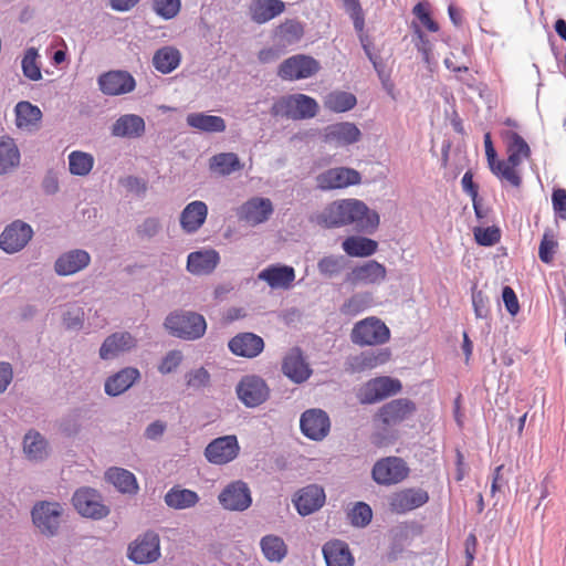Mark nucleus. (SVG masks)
<instances>
[{"instance_id": "1", "label": "nucleus", "mask_w": 566, "mask_h": 566, "mask_svg": "<svg viewBox=\"0 0 566 566\" xmlns=\"http://www.w3.org/2000/svg\"><path fill=\"white\" fill-rule=\"evenodd\" d=\"M322 220L327 228L355 224L359 230H369L377 228L379 216L360 200L343 199L328 205Z\"/></svg>"}, {"instance_id": "2", "label": "nucleus", "mask_w": 566, "mask_h": 566, "mask_svg": "<svg viewBox=\"0 0 566 566\" xmlns=\"http://www.w3.org/2000/svg\"><path fill=\"white\" fill-rule=\"evenodd\" d=\"M501 138L505 144L506 159H501L499 180L502 185L518 189L523 184L520 166L530 159L532 151L525 139L514 130H504Z\"/></svg>"}, {"instance_id": "3", "label": "nucleus", "mask_w": 566, "mask_h": 566, "mask_svg": "<svg viewBox=\"0 0 566 566\" xmlns=\"http://www.w3.org/2000/svg\"><path fill=\"white\" fill-rule=\"evenodd\" d=\"M318 109L319 106L315 98L302 93H296L284 95L275 99L271 106L270 113L273 117L303 120L315 117Z\"/></svg>"}, {"instance_id": "4", "label": "nucleus", "mask_w": 566, "mask_h": 566, "mask_svg": "<svg viewBox=\"0 0 566 566\" xmlns=\"http://www.w3.org/2000/svg\"><path fill=\"white\" fill-rule=\"evenodd\" d=\"M350 339L359 346H379L390 339V329L380 318L369 316L355 323Z\"/></svg>"}, {"instance_id": "5", "label": "nucleus", "mask_w": 566, "mask_h": 566, "mask_svg": "<svg viewBox=\"0 0 566 566\" xmlns=\"http://www.w3.org/2000/svg\"><path fill=\"white\" fill-rule=\"evenodd\" d=\"M165 326L171 335L184 339H198L207 328L203 316L193 312L172 313L167 316Z\"/></svg>"}, {"instance_id": "6", "label": "nucleus", "mask_w": 566, "mask_h": 566, "mask_svg": "<svg viewBox=\"0 0 566 566\" xmlns=\"http://www.w3.org/2000/svg\"><path fill=\"white\" fill-rule=\"evenodd\" d=\"M319 70V62L313 56L296 54L280 64L277 75L284 81H297L312 77Z\"/></svg>"}, {"instance_id": "7", "label": "nucleus", "mask_w": 566, "mask_h": 566, "mask_svg": "<svg viewBox=\"0 0 566 566\" xmlns=\"http://www.w3.org/2000/svg\"><path fill=\"white\" fill-rule=\"evenodd\" d=\"M409 474V468L403 459L386 457L378 460L371 470L373 479L380 485H392L403 481Z\"/></svg>"}, {"instance_id": "8", "label": "nucleus", "mask_w": 566, "mask_h": 566, "mask_svg": "<svg viewBox=\"0 0 566 566\" xmlns=\"http://www.w3.org/2000/svg\"><path fill=\"white\" fill-rule=\"evenodd\" d=\"M359 171L348 167H336L325 170L316 177L317 187L322 190L347 188L360 184Z\"/></svg>"}, {"instance_id": "9", "label": "nucleus", "mask_w": 566, "mask_h": 566, "mask_svg": "<svg viewBox=\"0 0 566 566\" xmlns=\"http://www.w3.org/2000/svg\"><path fill=\"white\" fill-rule=\"evenodd\" d=\"M159 556V536L154 532L137 537L128 547V557L137 564L153 563Z\"/></svg>"}, {"instance_id": "10", "label": "nucleus", "mask_w": 566, "mask_h": 566, "mask_svg": "<svg viewBox=\"0 0 566 566\" xmlns=\"http://www.w3.org/2000/svg\"><path fill=\"white\" fill-rule=\"evenodd\" d=\"M429 501V494L423 489H402L389 496V510L396 514H405L424 505Z\"/></svg>"}, {"instance_id": "11", "label": "nucleus", "mask_w": 566, "mask_h": 566, "mask_svg": "<svg viewBox=\"0 0 566 566\" xmlns=\"http://www.w3.org/2000/svg\"><path fill=\"white\" fill-rule=\"evenodd\" d=\"M240 451L235 436H223L212 440L205 450V455L210 463L226 464L234 460Z\"/></svg>"}, {"instance_id": "12", "label": "nucleus", "mask_w": 566, "mask_h": 566, "mask_svg": "<svg viewBox=\"0 0 566 566\" xmlns=\"http://www.w3.org/2000/svg\"><path fill=\"white\" fill-rule=\"evenodd\" d=\"M390 358L391 350L389 348H381L376 352H361L359 354L349 355L344 366L347 373L359 374L384 365L388 363Z\"/></svg>"}, {"instance_id": "13", "label": "nucleus", "mask_w": 566, "mask_h": 566, "mask_svg": "<svg viewBox=\"0 0 566 566\" xmlns=\"http://www.w3.org/2000/svg\"><path fill=\"white\" fill-rule=\"evenodd\" d=\"M76 511L86 517L102 518L108 514V509L102 504L99 494L90 488H82L73 495Z\"/></svg>"}, {"instance_id": "14", "label": "nucleus", "mask_w": 566, "mask_h": 566, "mask_svg": "<svg viewBox=\"0 0 566 566\" xmlns=\"http://www.w3.org/2000/svg\"><path fill=\"white\" fill-rule=\"evenodd\" d=\"M33 235L32 228L20 220L6 227L0 235V248L7 253L22 250Z\"/></svg>"}, {"instance_id": "15", "label": "nucleus", "mask_w": 566, "mask_h": 566, "mask_svg": "<svg viewBox=\"0 0 566 566\" xmlns=\"http://www.w3.org/2000/svg\"><path fill=\"white\" fill-rule=\"evenodd\" d=\"M300 426L305 437L314 441H321L328 434L331 421L325 411L310 409L301 416Z\"/></svg>"}, {"instance_id": "16", "label": "nucleus", "mask_w": 566, "mask_h": 566, "mask_svg": "<svg viewBox=\"0 0 566 566\" xmlns=\"http://www.w3.org/2000/svg\"><path fill=\"white\" fill-rule=\"evenodd\" d=\"M62 509L55 502H41L32 510L34 525L43 534L53 535L60 526Z\"/></svg>"}, {"instance_id": "17", "label": "nucleus", "mask_w": 566, "mask_h": 566, "mask_svg": "<svg viewBox=\"0 0 566 566\" xmlns=\"http://www.w3.org/2000/svg\"><path fill=\"white\" fill-rule=\"evenodd\" d=\"M99 90L111 96L123 95L135 90L136 82L127 71H109L98 77Z\"/></svg>"}, {"instance_id": "18", "label": "nucleus", "mask_w": 566, "mask_h": 566, "mask_svg": "<svg viewBox=\"0 0 566 566\" xmlns=\"http://www.w3.org/2000/svg\"><path fill=\"white\" fill-rule=\"evenodd\" d=\"M272 213V201L261 197L251 198L238 209L239 220L252 227L265 222Z\"/></svg>"}, {"instance_id": "19", "label": "nucleus", "mask_w": 566, "mask_h": 566, "mask_svg": "<svg viewBox=\"0 0 566 566\" xmlns=\"http://www.w3.org/2000/svg\"><path fill=\"white\" fill-rule=\"evenodd\" d=\"M295 276L293 266L280 263L271 264L258 274V279L265 282L272 290H290Z\"/></svg>"}, {"instance_id": "20", "label": "nucleus", "mask_w": 566, "mask_h": 566, "mask_svg": "<svg viewBox=\"0 0 566 566\" xmlns=\"http://www.w3.org/2000/svg\"><path fill=\"white\" fill-rule=\"evenodd\" d=\"M137 346V339L128 332H116L107 336L99 347V357L104 360L113 359L130 352Z\"/></svg>"}, {"instance_id": "21", "label": "nucleus", "mask_w": 566, "mask_h": 566, "mask_svg": "<svg viewBox=\"0 0 566 566\" xmlns=\"http://www.w3.org/2000/svg\"><path fill=\"white\" fill-rule=\"evenodd\" d=\"M219 501L226 510L244 511L251 505V494L247 484L235 481L229 484L220 494Z\"/></svg>"}, {"instance_id": "22", "label": "nucleus", "mask_w": 566, "mask_h": 566, "mask_svg": "<svg viewBox=\"0 0 566 566\" xmlns=\"http://www.w3.org/2000/svg\"><path fill=\"white\" fill-rule=\"evenodd\" d=\"M324 489L316 484L301 489L294 496L293 503L297 512L305 516L319 510L325 503Z\"/></svg>"}, {"instance_id": "23", "label": "nucleus", "mask_w": 566, "mask_h": 566, "mask_svg": "<svg viewBox=\"0 0 566 566\" xmlns=\"http://www.w3.org/2000/svg\"><path fill=\"white\" fill-rule=\"evenodd\" d=\"M386 268L377 261H368L363 265L356 266L348 273L346 281L352 285L377 284L386 279Z\"/></svg>"}, {"instance_id": "24", "label": "nucleus", "mask_w": 566, "mask_h": 566, "mask_svg": "<svg viewBox=\"0 0 566 566\" xmlns=\"http://www.w3.org/2000/svg\"><path fill=\"white\" fill-rule=\"evenodd\" d=\"M283 374L296 384L307 380L312 374V369L305 361L301 349L293 348L283 359Z\"/></svg>"}, {"instance_id": "25", "label": "nucleus", "mask_w": 566, "mask_h": 566, "mask_svg": "<svg viewBox=\"0 0 566 566\" xmlns=\"http://www.w3.org/2000/svg\"><path fill=\"white\" fill-rule=\"evenodd\" d=\"M264 342L253 333H241L229 342V349L237 356L253 358L262 353Z\"/></svg>"}, {"instance_id": "26", "label": "nucleus", "mask_w": 566, "mask_h": 566, "mask_svg": "<svg viewBox=\"0 0 566 566\" xmlns=\"http://www.w3.org/2000/svg\"><path fill=\"white\" fill-rule=\"evenodd\" d=\"M207 216V205L200 200L192 201L180 213V227L186 233H195L203 226Z\"/></svg>"}, {"instance_id": "27", "label": "nucleus", "mask_w": 566, "mask_h": 566, "mask_svg": "<svg viewBox=\"0 0 566 566\" xmlns=\"http://www.w3.org/2000/svg\"><path fill=\"white\" fill-rule=\"evenodd\" d=\"M219 253L213 249L191 252L187 258V270L195 275L211 273L219 264Z\"/></svg>"}, {"instance_id": "28", "label": "nucleus", "mask_w": 566, "mask_h": 566, "mask_svg": "<svg viewBox=\"0 0 566 566\" xmlns=\"http://www.w3.org/2000/svg\"><path fill=\"white\" fill-rule=\"evenodd\" d=\"M91 256L84 250H73L62 254L54 264L59 275H72L90 264Z\"/></svg>"}, {"instance_id": "29", "label": "nucleus", "mask_w": 566, "mask_h": 566, "mask_svg": "<svg viewBox=\"0 0 566 566\" xmlns=\"http://www.w3.org/2000/svg\"><path fill=\"white\" fill-rule=\"evenodd\" d=\"M285 3L282 0H254L250 4L251 19L259 23H265L283 13Z\"/></svg>"}, {"instance_id": "30", "label": "nucleus", "mask_w": 566, "mask_h": 566, "mask_svg": "<svg viewBox=\"0 0 566 566\" xmlns=\"http://www.w3.org/2000/svg\"><path fill=\"white\" fill-rule=\"evenodd\" d=\"M323 555L327 566L354 565V557L348 545L339 539L327 542L323 546Z\"/></svg>"}, {"instance_id": "31", "label": "nucleus", "mask_w": 566, "mask_h": 566, "mask_svg": "<svg viewBox=\"0 0 566 566\" xmlns=\"http://www.w3.org/2000/svg\"><path fill=\"white\" fill-rule=\"evenodd\" d=\"M14 113L17 127L28 132L35 129L42 118L41 109L27 101L19 102Z\"/></svg>"}, {"instance_id": "32", "label": "nucleus", "mask_w": 566, "mask_h": 566, "mask_svg": "<svg viewBox=\"0 0 566 566\" xmlns=\"http://www.w3.org/2000/svg\"><path fill=\"white\" fill-rule=\"evenodd\" d=\"M325 137L328 142L346 146L357 143L361 137V133L355 124L343 122L329 126Z\"/></svg>"}, {"instance_id": "33", "label": "nucleus", "mask_w": 566, "mask_h": 566, "mask_svg": "<svg viewBox=\"0 0 566 566\" xmlns=\"http://www.w3.org/2000/svg\"><path fill=\"white\" fill-rule=\"evenodd\" d=\"M145 132L144 119L134 114L120 116L112 126V135L116 137H139Z\"/></svg>"}, {"instance_id": "34", "label": "nucleus", "mask_w": 566, "mask_h": 566, "mask_svg": "<svg viewBox=\"0 0 566 566\" xmlns=\"http://www.w3.org/2000/svg\"><path fill=\"white\" fill-rule=\"evenodd\" d=\"M344 7L346 12L349 14L350 19L353 20V24L355 30L359 33L360 42L363 44V48L369 57V60L373 62L375 69L377 70V62L371 54L368 44L366 43V36L364 35V29H365V14L363 11V8L360 6L359 0H343Z\"/></svg>"}, {"instance_id": "35", "label": "nucleus", "mask_w": 566, "mask_h": 566, "mask_svg": "<svg viewBox=\"0 0 566 566\" xmlns=\"http://www.w3.org/2000/svg\"><path fill=\"white\" fill-rule=\"evenodd\" d=\"M180 61L179 50L170 45L158 49L153 56L154 67L163 74L171 73L179 66Z\"/></svg>"}, {"instance_id": "36", "label": "nucleus", "mask_w": 566, "mask_h": 566, "mask_svg": "<svg viewBox=\"0 0 566 566\" xmlns=\"http://www.w3.org/2000/svg\"><path fill=\"white\" fill-rule=\"evenodd\" d=\"M186 120L190 127L206 133H222L227 127L222 117L203 113H191Z\"/></svg>"}, {"instance_id": "37", "label": "nucleus", "mask_w": 566, "mask_h": 566, "mask_svg": "<svg viewBox=\"0 0 566 566\" xmlns=\"http://www.w3.org/2000/svg\"><path fill=\"white\" fill-rule=\"evenodd\" d=\"M260 547L264 557L271 563H280L287 555V545L277 535H265L260 541Z\"/></svg>"}, {"instance_id": "38", "label": "nucleus", "mask_w": 566, "mask_h": 566, "mask_svg": "<svg viewBox=\"0 0 566 566\" xmlns=\"http://www.w3.org/2000/svg\"><path fill=\"white\" fill-rule=\"evenodd\" d=\"M343 250L349 256L365 258L373 255L378 248L375 240L365 237H348L343 241Z\"/></svg>"}, {"instance_id": "39", "label": "nucleus", "mask_w": 566, "mask_h": 566, "mask_svg": "<svg viewBox=\"0 0 566 566\" xmlns=\"http://www.w3.org/2000/svg\"><path fill=\"white\" fill-rule=\"evenodd\" d=\"M412 406L409 402L402 400H394L379 410L378 418L386 424H395L403 420L411 411Z\"/></svg>"}, {"instance_id": "40", "label": "nucleus", "mask_w": 566, "mask_h": 566, "mask_svg": "<svg viewBox=\"0 0 566 566\" xmlns=\"http://www.w3.org/2000/svg\"><path fill=\"white\" fill-rule=\"evenodd\" d=\"M199 502V496L195 491L171 488L165 495V503L175 510H185L195 506Z\"/></svg>"}, {"instance_id": "41", "label": "nucleus", "mask_w": 566, "mask_h": 566, "mask_svg": "<svg viewBox=\"0 0 566 566\" xmlns=\"http://www.w3.org/2000/svg\"><path fill=\"white\" fill-rule=\"evenodd\" d=\"M209 168L211 171L228 176L242 169V164L234 153H220L210 158Z\"/></svg>"}, {"instance_id": "42", "label": "nucleus", "mask_w": 566, "mask_h": 566, "mask_svg": "<svg viewBox=\"0 0 566 566\" xmlns=\"http://www.w3.org/2000/svg\"><path fill=\"white\" fill-rule=\"evenodd\" d=\"M106 479L111 482L118 491L123 493H136L138 484L135 475L120 468H111L106 472Z\"/></svg>"}, {"instance_id": "43", "label": "nucleus", "mask_w": 566, "mask_h": 566, "mask_svg": "<svg viewBox=\"0 0 566 566\" xmlns=\"http://www.w3.org/2000/svg\"><path fill=\"white\" fill-rule=\"evenodd\" d=\"M20 163V151L10 137H0V175L7 174Z\"/></svg>"}, {"instance_id": "44", "label": "nucleus", "mask_w": 566, "mask_h": 566, "mask_svg": "<svg viewBox=\"0 0 566 566\" xmlns=\"http://www.w3.org/2000/svg\"><path fill=\"white\" fill-rule=\"evenodd\" d=\"M357 104V98L354 94L335 91L326 95L324 106L334 113H344L354 108Z\"/></svg>"}, {"instance_id": "45", "label": "nucleus", "mask_w": 566, "mask_h": 566, "mask_svg": "<svg viewBox=\"0 0 566 566\" xmlns=\"http://www.w3.org/2000/svg\"><path fill=\"white\" fill-rule=\"evenodd\" d=\"M23 450L29 459L42 460L48 455V442L38 431H29L23 441Z\"/></svg>"}, {"instance_id": "46", "label": "nucleus", "mask_w": 566, "mask_h": 566, "mask_svg": "<svg viewBox=\"0 0 566 566\" xmlns=\"http://www.w3.org/2000/svg\"><path fill=\"white\" fill-rule=\"evenodd\" d=\"M140 378V373L135 367H125L111 376L104 389H129Z\"/></svg>"}, {"instance_id": "47", "label": "nucleus", "mask_w": 566, "mask_h": 566, "mask_svg": "<svg viewBox=\"0 0 566 566\" xmlns=\"http://www.w3.org/2000/svg\"><path fill=\"white\" fill-rule=\"evenodd\" d=\"M94 166V157L85 151L74 150L69 155V169L74 176H87Z\"/></svg>"}, {"instance_id": "48", "label": "nucleus", "mask_w": 566, "mask_h": 566, "mask_svg": "<svg viewBox=\"0 0 566 566\" xmlns=\"http://www.w3.org/2000/svg\"><path fill=\"white\" fill-rule=\"evenodd\" d=\"M558 249V241L553 229H545L538 248V258L543 263L551 264Z\"/></svg>"}, {"instance_id": "49", "label": "nucleus", "mask_w": 566, "mask_h": 566, "mask_svg": "<svg viewBox=\"0 0 566 566\" xmlns=\"http://www.w3.org/2000/svg\"><path fill=\"white\" fill-rule=\"evenodd\" d=\"M276 34L283 42L292 44L301 40L304 28L296 20H286L276 28Z\"/></svg>"}, {"instance_id": "50", "label": "nucleus", "mask_w": 566, "mask_h": 566, "mask_svg": "<svg viewBox=\"0 0 566 566\" xmlns=\"http://www.w3.org/2000/svg\"><path fill=\"white\" fill-rule=\"evenodd\" d=\"M38 51L34 48H29L22 59L23 75L31 81H39L42 78L41 69L36 62Z\"/></svg>"}, {"instance_id": "51", "label": "nucleus", "mask_w": 566, "mask_h": 566, "mask_svg": "<svg viewBox=\"0 0 566 566\" xmlns=\"http://www.w3.org/2000/svg\"><path fill=\"white\" fill-rule=\"evenodd\" d=\"M370 305V296L367 293L350 296L340 307L344 315L355 316L367 310Z\"/></svg>"}, {"instance_id": "52", "label": "nucleus", "mask_w": 566, "mask_h": 566, "mask_svg": "<svg viewBox=\"0 0 566 566\" xmlns=\"http://www.w3.org/2000/svg\"><path fill=\"white\" fill-rule=\"evenodd\" d=\"M153 10L165 20L174 19L181 9L180 0H153Z\"/></svg>"}, {"instance_id": "53", "label": "nucleus", "mask_w": 566, "mask_h": 566, "mask_svg": "<svg viewBox=\"0 0 566 566\" xmlns=\"http://www.w3.org/2000/svg\"><path fill=\"white\" fill-rule=\"evenodd\" d=\"M321 274L332 277L339 274L344 269V258L329 255L323 258L317 264Z\"/></svg>"}, {"instance_id": "54", "label": "nucleus", "mask_w": 566, "mask_h": 566, "mask_svg": "<svg viewBox=\"0 0 566 566\" xmlns=\"http://www.w3.org/2000/svg\"><path fill=\"white\" fill-rule=\"evenodd\" d=\"M475 241L483 247H491L501 239L500 230L495 227L476 228L474 230Z\"/></svg>"}, {"instance_id": "55", "label": "nucleus", "mask_w": 566, "mask_h": 566, "mask_svg": "<svg viewBox=\"0 0 566 566\" xmlns=\"http://www.w3.org/2000/svg\"><path fill=\"white\" fill-rule=\"evenodd\" d=\"M484 148L488 166L491 172L499 179L501 159L497 158L490 133L484 134Z\"/></svg>"}, {"instance_id": "56", "label": "nucleus", "mask_w": 566, "mask_h": 566, "mask_svg": "<svg viewBox=\"0 0 566 566\" xmlns=\"http://www.w3.org/2000/svg\"><path fill=\"white\" fill-rule=\"evenodd\" d=\"M350 521L356 526H366L373 517L371 509L368 504L358 502L352 510Z\"/></svg>"}, {"instance_id": "57", "label": "nucleus", "mask_w": 566, "mask_h": 566, "mask_svg": "<svg viewBox=\"0 0 566 566\" xmlns=\"http://www.w3.org/2000/svg\"><path fill=\"white\" fill-rule=\"evenodd\" d=\"M184 356L180 350L168 352L158 365V371L163 375L175 371L182 363Z\"/></svg>"}, {"instance_id": "58", "label": "nucleus", "mask_w": 566, "mask_h": 566, "mask_svg": "<svg viewBox=\"0 0 566 566\" xmlns=\"http://www.w3.org/2000/svg\"><path fill=\"white\" fill-rule=\"evenodd\" d=\"M412 12L429 32L439 31V24L431 18L427 3H417L413 7Z\"/></svg>"}, {"instance_id": "59", "label": "nucleus", "mask_w": 566, "mask_h": 566, "mask_svg": "<svg viewBox=\"0 0 566 566\" xmlns=\"http://www.w3.org/2000/svg\"><path fill=\"white\" fill-rule=\"evenodd\" d=\"M239 399L249 408L263 403L269 398V391H237Z\"/></svg>"}, {"instance_id": "60", "label": "nucleus", "mask_w": 566, "mask_h": 566, "mask_svg": "<svg viewBox=\"0 0 566 566\" xmlns=\"http://www.w3.org/2000/svg\"><path fill=\"white\" fill-rule=\"evenodd\" d=\"M187 385L198 389L210 385V375L203 367L190 371L187 376Z\"/></svg>"}, {"instance_id": "61", "label": "nucleus", "mask_w": 566, "mask_h": 566, "mask_svg": "<svg viewBox=\"0 0 566 566\" xmlns=\"http://www.w3.org/2000/svg\"><path fill=\"white\" fill-rule=\"evenodd\" d=\"M552 203L555 213L566 220V189H555L552 195Z\"/></svg>"}, {"instance_id": "62", "label": "nucleus", "mask_w": 566, "mask_h": 566, "mask_svg": "<svg viewBox=\"0 0 566 566\" xmlns=\"http://www.w3.org/2000/svg\"><path fill=\"white\" fill-rule=\"evenodd\" d=\"M401 382L388 376L377 377L368 382V389H401Z\"/></svg>"}, {"instance_id": "63", "label": "nucleus", "mask_w": 566, "mask_h": 566, "mask_svg": "<svg viewBox=\"0 0 566 566\" xmlns=\"http://www.w3.org/2000/svg\"><path fill=\"white\" fill-rule=\"evenodd\" d=\"M503 302L507 312L512 315L517 314L520 311V305L517 301V296L512 287L505 286L502 292Z\"/></svg>"}, {"instance_id": "64", "label": "nucleus", "mask_w": 566, "mask_h": 566, "mask_svg": "<svg viewBox=\"0 0 566 566\" xmlns=\"http://www.w3.org/2000/svg\"><path fill=\"white\" fill-rule=\"evenodd\" d=\"M472 303L474 307V312L476 317L483 318L488 316L489 307H488V300L483 295L481 291L473 292L472 294Z\"/></svg>"}]
</instances>
